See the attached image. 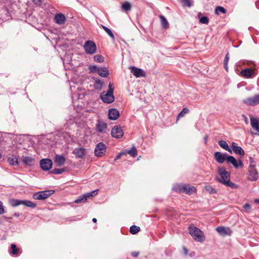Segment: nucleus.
Segmentation results:
<instances>
[{
	"label": "nucleus",
	"instance_id": "obj_57",
	"mask_svg": "<svg viewBox=\"0 0 259 259\" xmlns=\"http://www.w3.org/2000/svg\"><path fill=\"white\" fill-rule=\"evenodd\" d=\"M229 60V53H228L225 56L224 62H228Z\"/></svg>",
	"mask_w": 259,
	"mask_h": 259
},
{
	"label": "nucleus",
	"instance_id": "obj_9",
	"mask_svg": "<svg viewBox=\"0 0 259 259\" xmlns=\"http://www.w3.org/2000/svg\"><path fill=\"white\" fill-rule=\"evenodd\" d=\"M248 180L250 181H256L258 179V172L256 167H248Z\"/></svg>",
	"mask_w": 259,
	"mask_h": 259
},
{
	"label": "nucleus",
	"instance_id": "obj_33",
	"mask_svg": "<svg viewBox=\"0 0 259 259\" xmlns=\"http://www.w3.org/2000/svg\"><path fill=\"white\" fill-rule=\"evenodd\" d=\"M125 153L129 154L133 157H135L137 155V151L136 148L134 146H132L130 150L126 151Z\"/></svg>",
	"mask_w": 259,
	"mask_h": 259
},
{
	"label": "nucleus",
	"instance_id": "obj_38",
	"mask_svg": "<svg viewBox=\"0 0 259 259\" xmlns=\"http://www.w3.org/2000/svg\"><path fill=\"white\" fill-rule=\"evenodd\" d=\"M226 9L221 6L217 7L215 9V13L217 15H219L220 12L225 14L226 13Z\"/></svg>",
	"mask_w": 259,
	"mask_h": 259
},
{
	"label": "nucleus",
	"instance_id": "obj_20",
	"mask_svg": "<svg viewBox=\"0 0 259 259\" xmlns=\"http://www.w3.org/2000/svg\"><path fill=\"white\" fill-rule=\"evenodd\" d=\"M54 162L57 166H61L65 163V158L63 155L56 154L54 158Z\"/></svg>",
	"mask_w": 259,
	"mask_h": 259
},
{
	"label": "nucleus",
	"instance_id": "obj_25",
	"mask_svg": "<svg viewBox=\"0 0 259 259\" xmlns=\"http://www.w3.org/2000/svg\"><path fill=\"white\" fill-rule=\"evenodd\" d=\"M22 161L26 165H31L33 164L34 158L30 156H23Z\"/></svg>",
	"mask_w": 259,
	"mask_h": 259
},
{
	"label": "nucleus",
	"instance_id": "obj_13",
	"mask_svg": "<svg viewBox=\"0 0 259 259\" xmlns=\"http://www.w3.org/2000/svg\"><path fill=\"white\" fill-rule=\"evenodd\" d=\"M72 153L75 156L76 158H83L86 154V149L82 147H77L74 149Z\"/></svg>",
	"mask_w": 259,
	"mask_h": 259
},
{
	"label": "nucleus",
	"instance_id": "obj_28",
	"mask_svg": "<svg viewBox=\"0 0 259 259\" xmlns=\"http://www.w3.org/2000/svg\"><path fill=\"white\" fill-rule=\"evenodd\" d=\"M100 27H101L104 30V31L107 33V34L111 37L112 40H115L114 35L112 33V31L109 28L102 24L100 25Z\"/></svg>",
	"mask_w": 259,
	"mask_h": 259
},
{
	"label": "nucleus",
	"instance_id": "obj_14",
	"mask_svg": "<svg viewBox=\"0 0 259 259\" xmlns=\"http://www.w3.org/2000/svg\"><path fill=\"white\" fill-rule=\"evenodd\" d=\"M131 72L136 77H145L146 73L142 69L132 66L131 67Z\"/></svg>",
	"mask_w": 259,
	"mask_h": 259
},
{
	"label": "nucleus",
	"instance_id": "obj_55",
	"mask_svg": "<svg viewBox=\"0 0 259 259\" xmlns=\"http://www.w3.org/2000/svg\"><path fill=\"white\" fill-rule=\"evenodd\" d=\"M183 250L185 255H187L188 254V250L186 248L185 246L183 247Z\"/></svg>",
	"mask_w": 259,
	"mask_h": 259
},
{
	"label": "nucleus",
	"instance_id": "obj_37",
	"mask_svg": "<svg viewBox=\"0 0 259 259\" xmlns=\"http://www.w3.org/2000/svg\"><path fill=\"white\" fill-rule=\"evenodd\" d=\"M11 251L10 253L12 255H17L19 252V249L17 248L16 246L14 244H11Z\"/></svg>",
	"mask_w": 259,
	"mask_h": 259
},
{
	"label": "nucleus",
	"instance_id": "obj_48",
	"mask_svg": "<svg viewBox=\"0 0 259 259\" xmlns=\"http://www.w3.org/2000/svg\"><path fill=\"white\" fill-rule=\"evenodd\" d=\"M140 228H130V232L132 234H136L140 231Z\"/></svg>",
	"mask_w": 259,
	"mask_h": 259
},
{
	"label": "nucleus",
	"instance_id": "obj_3",
	"mask_svg": "<svg viewBox=\"0 0 259 259\" xmlns=\"http://www.w3.org/2000/svg\"><path fill=\"white\" fill-rule=\"evenodd\" d=\"M54 192L55 191L53 190L39 191L33 194L32 197L35 200H45L54 194Z\"/></svg>",
	"mask_w": 259,
	"mask_h": 259
},
{
	"label": "nucleus",
	"instance_id": "obj_16",
	"mask_svg": "<svg viewBox=\"0 0 259 259\" xmlns=\"http://www.w3.org/2000/svg\"><path fill=\"white\" fill-rule=\"evenodd\" d=\"M107 127V125L106 122L103 120H98L97 123L96 124L97 131L100 133H106V130Z\"/></svg>",
	"mask_w": 259,
	"mask_h": 259
},
{
	"label": "nucleus",
	"instance_id": "obj_27",
	"mask_svg": "<svg viewBox=\"0 0 259 259\" xmlns=\"http://www.w3.org/2000/svg\"><path fill=\"white\" fill-rule=\"evenodd\" d=\"M23 201L22 200L13 199L10 200V203L13 207H16L20 205H23Z\"/></svg>",
	"mask_w": 259,
	"mask_h": 259
},
{
	"label": "nucleus",
	"instance_id": "obj_22",
	"mask_svg": "<svg viewBox=\"0 0 259 259\" xmlns=\"http://www.w3.org/2000/svg\"><path fill=\"white\" fill-rule=\"evenodd\" d=\"M232 148L235 154L241 156L244 155V151L243 149L241 147L238 146L236 143H232Z\"/></svg>",
	"mask_w": 259,
	"mask_h": 259
},
{
	"label": "nucleus",
	"instance_id": "obj_31",
	"mask_svg": "<svg viewBox=\"0 0 259 259\" xmlns=\"http://www.w3.org/2000/svg\"><path fill=\"white\" fill-rule=\"evenodd\" d=\"M88 198L84 194L82 195L79 196L75 201V203H84L87 200Z\"/></svg>",
	"mask_w": 259,
	"mask_h": 259
},
{
	"label": "nucleus",
	"instance_id": "obj_24",
	"mask_svg": "<svg viewBox=\"0 0 259 259\" xmlns=\"http://www.w3.org/2000/svg\"><path fill=\"white\" fill-rule=\"evenodd\" d=\"M219 145L221 147H222L225 150L228 151L230 153H232V150L230 148L227 143L226 141L223 140H220L219 141Z\"/></svg>",
	"mask_w": 259,
	"mask_h": 259
},
{
	"label": "nucleus",
	"instance_id": "obj_19",
	"mask_svg": "<svg viewBox=\"0 0 259 259\" xmlns=\"http://www.w3.org/2000/svg\"><path fill=\"white\" fill-rule=\"evenodd\" d=\"M119 116V112L115 108H111L108 111V117L110 120H116Z\"/></svg>",
	"mask_w": 259,
	"mask_h": 259
},
{
	"label": "nucleus",
	"instance_id": "obj_2",
	"mask_svg": "<svg viewBox=\"0 0 259 259\" xmlns=\"http://www.w3.org/2000/svg\"><path fill=\"white\" fill-rule=\"evenodd\" d=\"M189 233L193 238L198 242H202L204 240V235L199 228H189Z\"/></svg>",
	"mask_w": 259,
	"mask_h": 259
},
{
	"label": "nucleus",
	"instance_id": "obj_6",
	"mask_svg": "<svg viewBox=\"0 0 259 259\" xmlns=\"http://www.w3.org/2000/svg\"><path fill=\"white\" fill-rule=\"evenodd\" d=\"M106 151V146L103 142L99 143L96 146L94 153L98 157L102 156Z\"/></svg>",
	"mask_w": 259,
	"mask_h": 259
},
{
	"label": "nucleus",
	"instance_id": "obj_63",
	"mask_svg": "<svg viewBox=\"0 0 259 259\" xmlns=\"http://www.w3.org/2000/svg\"><path fill=\"white\" fill-rule=\"evenodd\" d=\"M92 221L94 222V223H96L97 220L96 218H93V220H92Z\"/></svg>",
	"mask_w": 259,
	"mask_h": 259
},
{
	"label": "nucleus",
	"instance_id": "obj_40",
	"mask_svg": "<svg viewBox=\"0 0 259 259\" xmlns=\"http://www.w3.org/2000/svg\"><path fill=\"white\" fill-rule=\"evenodd\" d=\"M103 85V82L100 79L95 80V87L97 89H101Z\"/></svg>",
	"mask_w": 259,
	"mask_h": 259
},
{
	"label": "nucleus",
	"instance_id": "obj_8",
	"mask_svg": "<svg viewBox=\"0 0 259 259\" xmlns=\"http://www.w3.org/2000/svg\"><path fill=\"white\" fill-rule=\"evenodd\" d=\"M101 100L105 103L110 104L114 101L113 94L107 92H103L101 94Z\"/></svg>",
	"mask_w": 259,
	"mask_h": 259
},
{
	"label": "nucleus",
	"instance_id": "obj_4",
	"mask_svg": "<svg viewBox=\"0 0 259 259\" xmlns=\"http://www.w3.org/2000/svg\"><path fill=\"white\" fill-rule=\"evenodd\" d=\"M218 173L220 176V178H217V180L220 183L224 184V182L230 179V174L224 167L218 168Z\"/></svg>",
	"mask_w": 259,
	"mask_h": 259
},
{
	"label": "nucleus",
	"instance_id": "obj_59",
	"mask_svg": "<svg viewBox=\"0 0 259 259\" xmlns=\"http://www.w3.org/2000/svg\"><path fill=\"white\" fill-rule=\"evenodd\" d=\"M224 67L225 70L228 71V62H224Z\"/></svg>",
	"mask_w": 259,
	"mask_h": 259
},
{
	"label": "nucleus",
	"instance_id": "obj_17",
	"mask_svg": "<svg viewBox=\"0 0 259 259\" xmlns=\"http://www.w3.org/2000/svg\"><path fill=\"white\" fill-rule=\"evenodd\" d=\"M66 17L64 15L61 13H58L55 15L54 17V21L56 24L62 25L66 21Z\"/></svg>",
	"mask_w": 259,
	"mask_h": 259
},
{
	"label": "nucleus",
	"instance_id": "obj_61",
	"mask_svg": "<svg viewBox=\"0 0 259 259\" xmlns=\"http://www.w3.org/2000/svg\"><path fill=\"white\" fill-rule=\"evenodd\" d=\"M20 215V213H19V212H15L14 214H13V216L14 217H19Z\"/></svg>",
	"mask_w": 259,
	"mask_h": 259
},
{
	"label": "nucleus",
	"instance_id": "obj_11",
	"mask_svg": "<svg viewBox=\"0 0 259 259\" xmlns=\"http://www.w3.org/2000/svg\"><path fill=\"white\" fill-rule=\"evenodd\" d=\"M111 136L115 138L119 139L123 135V132L120 126L115 125L111 130Z\"/></svg>",
	"mask_w": 259,
	"mask_h": 259
},
{
	"label": "nucleus",
	"instance_id": "obj_26",
	"mask_svg": "<svg viewBox=\"0 0 259 259\" xmlns=\"http://www.w3.org/2000/svg\"><path fill=\"white\" fill-rule=\"evenodd\" d=\"M172 189L179 192L184 193V190L186 189L185 184H178L174 186Z\"/></svg>",
	"mask_w": 259,
	"mask_h": 259
},
{
	"label": "nucleus",
	"instance_id": "obj_51",
	"mask_svg": "<svg viewBox=\"0 0 259 259\" xmlns=\"http://www.w3.org/2000/svg\"><path fill=\"white\" fill-rule=\"evenodd\" d=\"M113 91H114V87L113 86V84L109 83V86H108V91L107 92L111 93L113 94Z\"/></svg>",
	"mask_w": 259,
	"mask_h": 259
},
{
	"label": "nucleus",
	"instance_id": "obj_35",
	"mask_svg": "<svg viewBox=\"0 0 259 259\" xmlns=\"http://www.w3.org/2000/svg\"><path fill=\"white\" fill-rule=\"evenodd\" d=\"M224 185L228 186L232 189H236L237 188V185L235 183L231 182L230 179L224 182Z\"/></svg>",
	"mask_w": 259,
	"mask_h": 259
},
{
	"label": "nucleus",
	"instance_id": "obj_49",
	"mask_svg": "<svg viewBox=\"0 0 259 259\" xmlns=\"http://www.w3.org/2000/svg\"><path fill=\"white\" fill-rule=\"evenodd\" d=\"M64 171L63 168H55L53 170L52 172L55 174L59 175L62 174Z\"/></svg>",
	"mask_w": 259,
	"mask_h": 259
},
{
	"label": "nucleus",
	"instance_id": "obj_32",
	"mask_svg": "<svg viewBox=\"0 0 259 259\" xmlns=\"http://www.w3.org/2000/svg\"><path fill=\"white\" fill-rule=\"evenodd\" d=\"M23 205L26 207L34 208L36 206V204L29 200H24L23 201Z\"/></svg>",
	"mask_w": 259,
	"mask_h": 259
},
{
	"label": "nucleus",
	"instance_id": "obj_64",
	"mask_svg": "<svg viewBox=\"0 0 259 259\" xmlns=\"http://www.w3.org/2000/svg\"><path fill=\"white\" fill-rule=\"evenodd\" d=\"M207 136H205L204 137V141H205V142L206 143L207 142Z\"/></svg>",
	"mask_w": 259,
	"mask_h": 259
},
{
	"label": "nucleus",
	"instance_id": "obj_56",
	"mask_svg": "<svg viewBox=\"0 0 259 259\" xmlns=\"http://www.w3.org/2000/svg\"><path fill=\"white\" fill-rule=\"evenodd\" d=\"M33 3L36 5H40L41 3V0H32Z\"/></svg>",
	"mask_w": 259,
	"mask_h": 259
},
{
	"label": "nucleus",
	"instance_id": "obj_30",
	"mask_svg": "<svg viewBox=\"0 0 259 259\" xmlns=\"http://www.w3.org/2000/svg\"><path fill=\"white\" fill-rule=\"evenodd\" d=\"M186 189L184 190V193L187 194H191L196 191V189L194 186L185 185Z\"/></svg>",
	"mask_w": 259,
	"mask_h": 259
},
{
	"label": "nucleus",
	"instance_id": "obj_39",
	"mask_svg": "<svg viewBox=\"0 0 259 259\" xmlns=\"http://www.w3.org/2000/svg\"><path fill=\"white\" fill-rule=\"evenodd\" d=\"M189 112V109L187 108H184L183 110L179 113L177 116V119L182 117L185 116V115L188 113Z\"/></svg>",
	"mask_w": 259,
	"mask_h": 259
},
{
	"label": "nucleus",
	"instance_id": "obj_47",
	"mask_svg": "<svg viewBox=\"0 0 259 259\" xmlns=\"http://www.w3.org/2000/svg\"><path fill=\"white\" fill-rule=\"evenodd\" d=\"M248 167H256V162L251 157H249V164Z\"/></svg>",
	"mask_w": 259,
	"mask_h": 259
},
{
	"label": "nucleus",
	"instance_id": "obj_53",
	"mask_svg": "<svg viewBox=\"0 0 259 259\" xmlns=\"http://www.w3.org/2000/svg\"><path fill=\"white\" fill-rule=\"evenodd\" d=\"M125 154V153H124L123 152L119 153L118 154V155L116 156V157L115 158L114 160L116 161L118 159H120L121 158V156L123 154Z\"/></svg>",
	"mask_w": 259,
	"mask_h": 259
},
{
	"label": "nucleus",
	"instance_id": "obj_58",
	"mask_svg": "<svg viewBox=\"0 0 259 259\" xmlns=\"http://www.w3.org/2000/svg\"><path fill=\"white\" fill-rule=\"evenodd\" d=\"M242 117H243L244 119L245 122L247 124L248 123V118L244 114L242 115Z\"/></svg>",
	"mask_w": 259,
	"mask_h": 259
},
{
	"label": "nucleus",
	"instance_id": "obj_44",
	"mask_svg": "<svg viewBox=\"0 0 259 259\" xmlns=\"http://www.w3.org/2000/svg\"><path fill=\"white\" fill-rule=\"evenodd\" d=\"M98 190H93L91 192H88V193H87L85 194L88 199L90 197H92L98 194Z\"/></svg>",
	"mask_w": 259,
	"mask_h": 259
},
{
	"label": "nucleus",
	"instance_id": "obj_54",
	"mask_svg": "<svg viewBox=\"0 0 259 259\" xmlns=\"http://www.w3.org/2000/svg\"><path fill=\"white\" fill-rule=\"evenodd\" d=\"M140 252L139 251H133L131 253V254L133 256L137 257L139 255Z\"/></svg>",
	"mask_w": 259,
	"mask_h": 259
},
{
	"label": "nucleus",
	"instance_id": "obj_34",
	"mask_svg": "<svg viewBox=\"0 0 259 259\" xmlns=\"http://www.w3.org/2000/svg\"><path fill=\"white\" fill-rule=\"evenodd\" d=\"M159 18L161 20V25H162V27L164 28H168L169 24H168V21H167L166 18L163 16H162V15H160L159 16Z\"/></svg>",
	"mask_w": 259,
	"mask_h": 259
},
{
	"label": "nucleus",
	"instance_id": "obj_10",
	"mask_svg": "<svg viewBox=\"0 0 259 259\" xmlns=\"http://www.w3.org/2000/svg\"><path fill=\"white\" fill-rule=\"evenodd\" d=\"M39 164L41 169L47 171L52 168L53 162L50 159L45 158L40 160Z\"/></svg>",
	"mask_w": 259,
	"mask_h": 259
},
{
	"label": "nucleus",
	"instance_id": "obj_15",
	"mask_svg": "<svg viewBox=\"0 0 259 259\" xmlns=\"http://www.w3.org/2000/svg\"><path fill=\"white\" fill-rule=\"evenodd\" d=\"M227 163H231L235 168H238L243 166V163L241 160L237 161L236 159L232 156H229L227 158Z\"/></svg>",
	"mask_w": 259,
	"mask_h": 259
},
{
	"label": "nucleus",
	"instance_id": "obj_45",
	"mask_svg": "<svg viewBox=\"0 0 259 259\" xmlns=\"http://www.w3.org/2000/svg\"><path fill=\"white\" fill-rule=\"evenodd\" d=\"M200 23L207 24L208 23L209 19L206 16H203L199 19Z\"/></svg>",
	"mask_w": 259,
	"mask_h": 259
},
{
	"label": "nucleus",
	"instance_id": "obj_36",
	"mask_svg": "<svg viewBox=\"0 0 259 259\" xmlns=\"http://www.w3.org/2000/svg\"><path fill=\"white\" fill-rule=\"evenodd\" d=\"M131 5L129 2H125L122 5L121 8L122 10L128 11L131 9Z\"/></svg>",
	"mask_w": 259,
	"mask_h": 259
},
{
	"label": "nucleus",
	"instance_id": "obj_41",
	"mask_svg": "<svg viewBox=\"0 0 259 259\" xmlns=\"http://www.w3.org/2000/svg\"><path fill=\"white\" fill-rule=\"evenodd\" d=\"M184 7H190L191 6V0H180Z\"/></svg>",
	"mask_w": 259,
	"mask_h": 259
},
{
	"label": "nucleus",
	"instance_id": "obj_1",
	"mask_svg": "<svg viewBox=\"0 0 259 259\" xmlns=\"http://www.w3.org/2000/svg\"><path fill=\"white\" fill-rule=\"evenodd\" d=\"M246 65L250 67L242 70L240 75L245 78H252L256 75L255 69L252 68V66H255V64L253 62H247Z\"/></svg>",
	"mask_w": 259,
	"mask_h": 259
},
{
	"label": "nucleus",
	"instance_id": "obj_5",
	"mask_svg": "<svg viewBox=\"0 0 259 259\" xmlns=\"http://www.w3.org/2000/svg\"><path fill=\"white\" fill-rule=\"evenodd\" d=\"M83 48L86 53L90 55L95 54L97 51L96 45L92 40L87 41L83 46Z\"/></svg>",
	"mask_w": 259,
	"mask_h": 259
},
{
	"label": "nucleus",
	"instance_id": "obj_62",
	"mask_svg": "<svg viewBox=\"0 0 259 259\" xmlns=\"http://www.w3.org/2000/svg\"><path fill=\"white\" fill-rule=\"evenodd\" d=\"M254 202H255V203H259V199H256L254 200Z\"/></svg>",
	"mask_w": 259,
	"mask_h": 259
},
{
	"label": "nucleus",
	"instance_id": "obj_18",
	"mask_svg": "<svg viewBox=\"0 0 259 259\" xmlns=\"http://www.w3.org/2000/svg\"><path fill=\"white\" fill-rule=\"evenodd\" d=\"M218 233L222 236H230L232 233V231L230 228H216Z\"/></svg>",
	"mask_w": 259,
	"mask_h": 259
},
{
	"label": "nucleus",
	"instance_id": "obj_7",
	"mask_svg": "<svg viewBox=\"0 0 259 259\" xmlns=\"http://www.w3.org/2000/svg\"><path fill=\"white\" fill-rule=\"evenodd\" d=\"M243 102L247 106H256L259 104V94L244 99L243 100Z\"/></svg>",
	"mask_w": 259,
	"mask_h": 259
},
{
	"label": "nucleus",
	"instance_id": "obj_60",
	"mask_svg": "<svg viewBox=\"0 0 259 259\" xmlns=\"http://www.w3.org/2000/svg\"><path fill=\"white\" fill-rule=\"evenodd\" d=\"M172 209L168 210L167 211V215H172L173 214H171V213H172Z\"/></svg>",
	"mask_w": 259,
	"mask_h": 259
},
{
	"label": "nucleus",
	"instance_id": "obj_42",
	"mask_svg": "<svg viewBox=\"0 0 259 259\" xmlns=\"http://www.w3.org/2000/svg\"><path fill=\"white\" fill-rule=\"evenodd\" d=\"M95 61L98 62V63H101L104 61V58L100 55H95L94 57Z\"/></svg>",
	"mask_w": 259,
	"mask_h": 259
},
{
	"label": "nucleus",
	"instance_id": "obj_21",
	"mask_svg": "<svg viewBox=\"0 0 259 259\" xmlns=\"http://www.w3.org/2000/svg\"><path fill=\"white\" fill-rule=\"evenodd\" d=\"M250 124L253 130L259 132V120L252 116H250Z\"/></svg>",
	"mask_w": 259,
	"mask_h": 259
},
{
	"label": "nucleus",
	"instance_id": "obj_52",
	"mask_svg": "<svg viewBox=\"0 0 259 259\" xmlns=\"http://www.w3.org/2000/svg\"><path fill=\"white\" fill-rule=\"evenodd\" d=\"M243 208L247 211H249L251 209V206L249 203H245L244 206Z\"/></svg>",
	"mask_w": 259,
	"mask_h": 259
},
{
	"label": "nucleus",
	"instance_id": "obj_43",
	"mask_svg": "<svg viewBox=\"0 0 259 259\" xmlns=\"http://www.w3.org/2000/svg\"><path fill=\"white\" fill-rule=\"evenodd\" d=\"M89 69L90 70V72L91 73L97 72L99 70V68L97 67L96 65H90L89 67Z\"/></svg>",
	"mask_w": 259,
	"mask_h": 259
},
{
	"label": "nucleus",
	"instance_id": "obj_12",
	"mask_svg": "<svg viewBox=\"0 0 259 259\" xmlns=\"http://www.w3.org/2000/svg\"><path fill=\"white\" fill-rule=\"evenodd\" d=\"M229 156L226 153H222L220 152H216L214 154L215 159L219 163H223L225 160L227 162V158Z\"/></svg>",
	"mask_w": 259,
	"mask_h": 259
},
{
	"label": "nucleus",
	"instance_id": "obj_23",
	"mask_svg": "<svg viewBox=\"0 0 259 259\" xmlns=\"http://www.w3.org/2000/svg\"><path fill=\"white\" fill-rule=\"evenodd\" d=\"M98 74L102 77H107L109 74V71L106 67L99 68Z\"/></svg>",
	"mask_w": 259,
	"mask_h": 259
},
{
	"label": "nucleus",
	"instance_id": "obj_50",
	"mask_svg": "<svg viewBox=\"0 0 259 259\" xmlns=\"http://www.w3.org/2000/svg\"><path fill=\"white\" fill-rule=\"evenodd\" d=\"M5 212V207L3 205V203L0 201V214H4Z\"/></svg>",
	"mask_w": 259,
	"mask_h": 259
},
{
	"label": "nucleus",
	"instance_id": "obj_29",
	"mask_svg": "<svg viewBox=\"0 0 259 259\" xmlns=\"http://www.w3.org/2000/svg\"><path fill=\"white\" fill-rule=\"evenodd\" d=\"M9 163L12 165H18V159L16 156H12L8 158Z\"/></svg>",
	"mask_w": 259,
	"mask_h": 259
},
{
	"label": "nucleus",
	"instance_id": "obj_46",
	"mask_svg": "<svg viewBox=\"0 0 259 259\" xmlns=\"http://www.w3.org/2000/svg\"><path fill=\"white\" fill-rule=\"evenodd\" d=\"M205 190L207 192L211 194H213L216 192L215 190L210 186H207L205 187Z\"/></svg>",
	"mask_w": 259,
	"mask_h": 259
}]
</instances>
